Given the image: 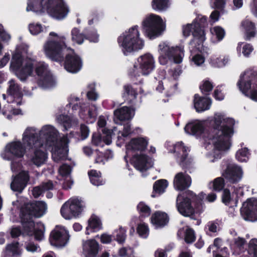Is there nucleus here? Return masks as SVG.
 Returning <instances> with one entry per match:
<instances>
[{
    "label": "nucleus",
    "instance_id": "1",
    "mask_svg": "<svg viewBox=\"0 0 257 257\" xmlns=\"http://www.w3.org/2000/svg\"><path fill=\"white\" fill-rule=\"evenodd\" d=\"M210 132H206L201 122L193 120L188 122L184 127L185 132L196 138H202L209 144H212L218 151H225L231 146V139L234 134V119L226 117L220 113H215L210 120Z\"/></svg>",
    "mask_w": 257,
    "mask_h": 257
},
{
    "label": "nucleus",
    "instance_id": "2",
    "mask_svg": "<svg viewBox=\"0 0 257 257\" xmlns=\"http://www.w3.org/2000/svg\"><path fill=\"white\" fill-rule=\"evenodd\" d=\"M206 194L203 192L196 195L193 191L187 190L179 194L176 199V207L178 212L184 217H189L192 220H196L195 223L199 225L200 219L196 215H200L203 211V200Z\"/></svg>",
    "mask_w": 257,
    "mask_h": 257
},
{
    "label": "nucleus",
    "instance_id": "3",
    "mask_svg": "<svg viewBox=\"0 0 257 257\" xmlns=\"http://www.w3.org/2000/svg\"><path fill=\"white\" fill-rule=\"evenodd\" d=\"M47 206L44 202L36 201L25 204L21 209L20 218L24 230L31 232L34 228L33 217L39 218L45 213Z\"/></svg>",
    "mask_w": 257,
    "mask_h": 257
},
{
    "label": "nucleus",
    "instance_id": "4",
    "mask_svg": "<svg viewBox=\"0 0 257 257\" xmlns=\"http://www.w3.org/2000/svg\"><path fill=\"white\" fill-rule=\"evenodd\" d=\"M138 26H134L117 38V42L125 55L143 48L144 41L139 37Z\"/></svg>",
    "mask_w": 257,
    "mask_h": 257
},
{
    "label": "nucleus",
    "instance_id": "5",
    "mask_svg": "<svg viewBox=\"0 0 257 257\" xmlns=\"http://www.w3.org/2000/svg\"><path fill=\"white\" fill-rule=\"evenodd\" d=\"M23 143L29 149H34L31 156V162L37 166H40L45 163L47 159V153L41 150L43 143L36 133H29L23 135Z\"/></svg>",
    "mask_w": 257,
    "mask_h": 257
},
{
    "label": "nucleus",
    "instance_id": "6",
    "mask_svg": "<svg viewBox=\"0 0 257 257\" xmlns=\"http://www.w3.org/2000/svg\"><path fill=\"white\" fill-rule=\"evenodd\" d=\"M142 27L145 35L150 39L161 36L165 29V24L162 18L153 14L143 21Z\"/></svg>",
    "mask_w": 257,
    "mask_h": 257
},
{
    "label": "nucleus",
    "instance_id": "7",
    "mask_svg": "<svg viewBox=\"0 0 257 257\" xmlns=\"http://www.w3.org/2000/svg\"><path fill=\"white\" fill-rule=\"evenodd\" d=\"M142 27L145 35L150 39L161 36L165 29V24L162 18L153 14L143 21Z\"/></svg>",
    "mask_w": 257,
    "mask_h": 257
},
{
    "label": "nucleus",
    "instance_id": "8",
    "mask_svg": "<svg viewBox=\"0 0 257 257\" xmlns=\"http://www.w3.org/2000/svg\"><path fill=\"white\" fill-rule=\"evenodd\" d=\"M161 55L159 57V61L161 65H166L168 61L179 64L182 61L184 56L183 49L181 47H170L165 42L159 45Z\"/></svg>",
    "mask_w": 257,
    "mask_h": 257
},
{
    "label": "nucleus",
    "instance_id": "9",
    "mask_svg": "<svg viewBox=\"0 0 257 257\" xmlns=\"http://www.w3.org/2000/svg\"><path fill=\"white\" fill-rule=\"evenodd\" d=\"M66 45L64 41L50 39L48 40L44 45L46 55L53 61L62 62L64 60L63 51Z\"/></svg>",
    "mask_w": 257,
    "mask_h": 257
},
{
    "label": "nucleus",
    "instance_id": "10",
    "mask_svg": "<svg viewBox=\"0 0 257 257\" xmlns=\"http://www.w3.org/2000/svg\"><path fill=\"white\" fill-rule=\"evenodd\" d=\"M47 12L52 18L62 20L67 17L69 9L64 0H50Z\"/></svg>",
    "mask_w": 257,
    "mask_h": 257
},
{
    "label": "nucleus",
    "instance_id": "11",
    "mask_svg": "<svg viewBox=\"0 0 257 257\" xmlns=\"http://www.w3.org/2000/svg\"><path fill=\"white\" fill-rule=\"evenodd\" d=\"M82 211L81 201L77 198L68 200L63 204L60 209L61 215L66 219L78 216Z\"/></svg>",
    "mask_w": 257,
    "mask_h": 257
},
{
    "label": "nucleus",
    "instance_id": "12",
    "mask_svg": "<svg viewBox=\"0 0 257 257\" xmlns=\"http://www.w3.org/2000/svg\"><path fill=\"white\" fill-rule=\"evenodd\" d=\"M240 212L241 217L245 221H257V199H247L243 203Z\"/></svg>",
    "mask_w": 257,
    "mask_h": 257
},
{
    "label": "nucleus",
    "instance_id": "13",
    "mask_svg": "<svg viewBox=\"0 0 257 257\" xmlns=\"http://www.w3.org/2000/svg\"><path fill=\"white\" fill-rule=\"evenodd\" d=\"M226 183L236 184L241 181L243 177L242 168L235 164H229L222 174Z\"/></svg>",
    "mask_w": 257,
    "mask_h": 257
},
{
    "label": "nucleus",
    "instance_id": "14",
    "mask_svg": "<svg viewBox=\"0 0 257 257\" xmlns=\"http://www.w3.org/2000/svg\"><path fill=\"white\" fill-rule=\"evenodd\" d=\"M64 60V68L70 73H76L79 71L82 67L81 58L74 52L66 54Z\"/></svg>",
    "mask_w": 257,
    "mask_h": 257
},
{
    "label": "nucleus",
    "instance_id": "15",
    "mask_svg": "<svg viewBox=\"0 0 257 257\" xmlns=\"http://www.w3.org/2000/svg\"><path fill=\"white\" fill-rule=\"evenodd\" d=\"M67 138H63L59 140L56 145L52 147V157L55 162L66 160L68 153Z\"/></svg>",
    "mask_w": 257,
    "mask_h": 257
},
{
    "label": "nucleus",
    "instance_id": "16",
    "mask_svg": "<svg viewBox=\"0 0 257 257\" xmlns=\"http://www.w3.org/2000/svg\"><path fill=\"white\" fill-rule=\"evenodd\" d=\"M237 86L245 96L257 102V81H238Z\"/></svg>",
    "mask_w": 257,
    "mask_h": 257
},
{
    "label": "nucleus",
    "instance_id": "17",
    "mask_svg": "<svg viewBox=\"0 0 257 257\" xmlns=\"http://www.w3.org/2000/svg\"><path fill=\"white\" fill-rule=\"evenodd\" d=\"M5 151L12 158L20 159L25 154L26 148L21 141H13L6 145Z\"/></svg>",
    "mask_w": 257,
    "mask_h": 257
},
{
    "label": "nucleus",
    "instance_id": "18",
    "mask_svg": "<svg viewBox=\"0 0 257 257\" xmlns=\"http://www.w3.org/2000/svg\"><path fill=\"white\" fill-rule=\"evenodd\" d=\"M69 237V234L65 230L55 228L50 233L49 241L54 246H63L67 243Z\"/></svg>",
    "mask_w": 257,
    "mask_h": 257
},
{
    "label": "nucleus",
    "instance_id": "19",
    "mask_svg": "<svg viewBox=\"0 0 257 257\" xmlns=\"http://www.w3.org/2000/svg\"><path fill=\"white\" fill-rule=\"evenodd\" d=\"M16 81H9V87L7 89L8 95L7 102L11 103L16 101L17 105L22 104V99L23 96L21 87Z\"/></svg>",
    "mask_w": 257,
    "mask_h": 257
},
{
    "label": "nucleus",
    "instance_id": "20",
    "mask_svg": "<svg viewBox=\"0 0 257 257\" xmlns=\"http://www.w3.org/2000/svg\"><path fill=\"white\" fill-rule=\"evenodd\" d=\"M30 179L28 172L22 171L16 175L11 183V189L19 193H21L26 187Z\"/></svg>",
    "mask_w": 257,
    "mask_h": 257
},
{
    "label": "nucleus",
    "instance_id": "21",
    "mask_svg": "<svg viewBox=\"0 0 257 257\" xmlns=\"http://www.w3.org/2000/svg\"><path fill=\"white\" fill-rule=\"evenodd\" d=\"M58 131L52 125H46L42 127L39 135L45 138L46 144L53 147L59 141L58 139Z\"/></svg>",
    "mask_w": 257,
    "mask_h": 257
},
{
    "label": "nucleus",
    "instance_id": "22",
    "mask_svg": "<svg viewBox=\"0 0 257 257\" xmlns=\"http://www.w3.org/2000/svg\"><path fill=\"white\" fill-rule=\"evenodd\" d=\"M148 143V140L147 138L142 137L132 138L125 146L126 153L128 154L130 152H144L147 149Z\"/></svg>",
    "mask_w": 257,
    "mask_h": 257
},
{
    "label": "nucleus",
    "instance_id": "23",
    "mask_svg": "<svg viewBox=\"0 0 257 257\" xmlns=\"http://www.w3.org/2000/svg\"><path fill=\"white\" fill-rule=\"evenodd\" d=\"M173 152L176 154L178 157L180 158L179 165L183 170L190 168L191 162L187 160L188 155L187 148L184 146V144L182 142H178L174 145Z\"/></svg>",
    "mask_w": 257,
    "mask_h": 257
},
{
    "label": "nucleus",
    "instance_id": "24",
    "mask_svg": "<svg viewBox=\"0 0 257 257\" xmlns=\"http://www.w3.org/2000/svg\"><path fill=\"white\" fill-rule=\"evenodd\" d=\"M142 75H149L155 67V61L153 57L150 54L141 56L138 59Z\"/></svg>",
    "mask_w": 257,
    "mask_h": 257
},
{
    "label": "nucleus",
    "instance_id": "25",
    "mask_svg": "<svg viewBox=\"0 0 257 257\" xmlns=\"http://www.w3.org/2000/svg\"><path fill=\"white\" fill-rule=\"evenodd\" d=\"M193 38L189 42V49L193 52H201L203 50V43L205 41V34L202 31L198 32L197 30L192 31Z\"/></svg>",
    "mask_w": 257,
    "mask_h": 257
},
{
    "label": "nucleus",
    "instance_id": "26",
    "mask_svg": "<svg viewBox=\"0 0 257 257\" xmlns=\"http://www.w3.org/2000/svg\"><path fill=\"white\" fill-rule=\"evenodd\" d=\"M192 182L191 177L185 173H177L174 177L173 184L175 189L183 191L188 188Z\"/></svg>",
    "mask_w": 257,
    "mask_h": 257
},
{
    "label": "nucleus",
    "instance_id": "27",
    "mask_svg": "<svg viewBox=\"0 0 257 257\" xmlns=\"http://www.w3.org/2000/svg\"><path fill=\"white\" fill-rule=\"evenodd\" d=\"M50 0H28L26 11L43 14L47 10Z\"/></svg>",
    "mask_w": 257,
    "mask_h": 257
},
{
    "label": "nucleus",
    "instance_id": "28",
    "mask_svg": "<svg viewBox=\"0 0 257 257\" xmlns=\"http://www.w3.org/2000/svg\"><path fill=\"white\" fill-rule=\"evenodd\" d=\"M83 253L85 257H98L100 246L95 239L86 240L83 244Z\"/></svg>",
    "mask_w": 257,
    "mask_h": 257
},
{
    "label": "nucleus",
    "instance_id": "29",
    "mask_svg": "<svg viewBox=\"0 0 257 257\" xmlns=\"http://www.w3.org/2000/svg\"><path fill=\"white\" fill-rule=\"evenodd\" d=\"M177 235L179 239H184L187 244L193 243L196 238L194 230L187 225L179 228Z\"/></svg>",
    "mask_w": 257,
    "mask_h": 257
},
{
    "label": "nucleus",
    "instance_id": "30",
    "mask_svg": "<svg viewBox=\"0 0 257 257\" xmlns=\"http://www.w3.org/2000/svg\"><path fill=\"white\" fill-rule=\"evenodd\" d=\"M136 106H122L114 111V115L120 121L130 120L134 115Z\"/></svg>",
    "mask_w": 257,
    "mask_h": 257
},
{
    "label": "nucleus",
    "instance_id": "31",
    "mask_svg": "<svg viewBox=\"0 0 257 257\" xmlns=\"http://www.w3.org/2000/svg\"><path fill=\"white\" fill-rule=\"evenodd\" d=\"M138 91L131 85L126 84L123 86L122 97H125L127 103L132 107L137 106Z\"/></svg>",
    "mask_w": 257,
    "mask_h": 257
},
{
    "label": "nucleus",
    "instance_id": "32",
    "mask_svg": "<svg viewBox=\"0 0 257 257\" xmlns=\"http://www.w3.org/2000/svg\"><path fill=\"white\" fill-rule=\"evenodd\" d=\"M211 101L209 98L195 94L194 96V106L196 111L201 112L210 108Z\"/></svg>",
    "mask_w": 257,
    "mask_h": 257
},
{
    "label": "nucleus",
    "instance_id": "33",
    "mask_svg": "<svg viewBox=\"0 0 257 257\" xmlns=\"http://www.w3.org/2000/svg\"><path fill=\"white\" fill-rule=\"evenodd\" d=\"M134 167L142 172L146 171L148 169L149 157L145 154H135L133 155L131 159Z\"/></svg>",
    "mask_w": 257,
    "mask_h": 257
},
{
    "label": "nucleus",
    "instance_id": "34",
    "mask_svg": "<svg viewBox=\"0 0 257 257\" xmlns=\"http://www.w3.org/2000/svg\"><path fill=\"white\" fill-rule=\"evenodd\" d=\"M35 72L39 77V80H54L53 75L49 69L48 65L45 63H39L35 67Z\"/></svg>",
    "mask_w": 257,
    "mask_h": 257
},
{
    "label": "nucleus",
    "instance_id": "35",
    "mask_svg": "<svg viewBox=\"0 0 257 257\" xmlns=\"http://www.w3.org/2000/svg\"><path fill=\"white\" fill-rule=\"evenodd\" d=\"M169 220L167 213L161 211L155 212L151 217V222L157 228H162L166 225Z\"/></svg>",
    "mask_w": 257,
    "mask_h": 257
},
{
    "label": "nucleus",
    "instance_id": "36",
    "mask_svg": "<svg viewBox=\"0 0 257 257\" xmlns=\"http://www.w3.org/2000/svg\"><path fill=\"white\" fill-rule=\"evenodd\" d=\"M102 229V224L100 218L95 215H92L88 220L85 233L89 234L91 232H97Z\"/></svg>",
    "mask_w": 257,
    "mask_h": 257
},
{
    "label": "nucleus",
    "instance_id": "37",
    "mask_svg": "<svg viewBox=\"0 0 257 257\" xmlns=\"http://www.w3.org/2000/svg\"><path fill=\"white\" fill-rule=\"evenodd\" d=\"M244 29V39L250 41L256 35V28L254 23L248 20H245L241 23Z\"/></svg>",
    "mask_w": 257,
    "mask_h": 257
},
{
    "label": "nucleus",
    "instance_id": "38",
    "mask_svg": "<svg viewBox=\"0 0 257 257\" xmlns=\"http://www.w3.org/2000/svg\"><path fill=\"white\" fill-rule=\"evenodd\" d=\"M34 67L32 62H26L23 67H21L19 70L16 71L17 75L21 80H26L28 76H32Z\"/></svg>",
    "mask_w": 257,
    "mask_h": 257
},
{
    "label": "nucleus",
    "instance_id": "39",
    "mask_svg": "<svg viewBox=\"0 0 257 257\" xmlns=\"http://www.w3.org/2000/svg\"><path fill=\"white\" fill-rule=\"evenodd\" d=\"M23 62V58L22 54L17 52L12 55L10 69L14 71H17L22 67Z\"/></svg>",
    "mask_w": 257,
    "mask_h": 257
},
{
    "label": "nucleus",
    "instance_id": "40",
    "mask_svg": "<svg viewBox=\"0 0 257 257\" xmlns=\"http://www.w3.org/2000/svg\"><path fill=\"white\" fill-rule=\"evenodd\" d=\"M200 16H200H198L193 22V31L197 30L198 32L202 31L205 34L204 29L208 25L207 17L202 15Z\"/></svg>",
    "mask_w": 257,
    "mask_h": 257
},
{
    "label": "nucleus",
    "instance_id": "41",
    "mask_svg": "<svg viewBox=\"0 0 257 257\" xmlns=\"http://www.w3.org/2000/svg\"><path fill=\"white\" fill-rule=\"evenodd\" d=\"M168 186V182L165 179H160L156 181L153 185V192L159 194L163 193ZM152 197H155V195H152Z\"/></svg>",
    "mask_w": 257,
    "mask_h": 257
},
{
    "label": "nucleus",
    "instance_id": "42",
    "mask_svg": "<svg viewBox=\"0 0 257 257\" xmlns=\"http://www.w3.org/2000/svg\"><path fill=\"white\" fill-rule=\"evenodd\" d=\"M225 180L223 177H217L209 183V188L213 191L220 192L225 189Z\"/></svg>",
    "mask_w": 257,
    "mask_h": 257
},
{
    "label": "nucleus",
    "instance_id": "43",
    "mask_svg": "<svg viewBox=\"0 0 257 257\" xmlns=\"http://www.w3.org/2000/svg\"><path fill=\"white\" fill-rule=\"evenodd\" d=\"M238 80H257V70L248 68L242 72Z\"/></svg>",
    "mask_w": 257,
    "mask_h": 257
},
{
    "label": "nucleus",
    "instance_id": "44",
    "mask_svg": "<svg viewBox=\"0 0 257 257\" xmlns=\"http://www.w3.org/2000/svg\"><path fill=\"white\" fill-rule=\"evenodd\" d=\"M229 58L227 56L217 57L213 56L209 59L210 64L214 67H222L224 66L228 62Z\"/></svg>",
    "mask_w": 257,
    "mask_h": 257
},
{
    "label": "nucleus",
    "instance_id": "45",
    "mask_svg": "<svg viewBox=\"0 0 257 257\" xmlns=\"http://www.w3.org/2000/svg\"><path fill=\"white\" fill-rule=\"evenodd\" d=\"M219 224L215 221H209L205 227V231L209 236H214L219 231Z\"/></svg>",
    "mask_w": 257,
    "mask_h": 257
},
{
    "label": "nucleus",
    "instance_id": "46",
    "mask_svg": "<svg viewBox=\"0 0 257 257\" xmlns=\"http://www.w3.org/2000/svg\"><path fill=\"white\" fill-rule=\"evenodd\" d=\"M71 39L73 42L79 45H81L83 43L85 39V34L81 33L78 28H73L71 30Z\"/></svg>",
    "mask_w": 257,
    "mask_h": 257
},
{
    "label": "nucleus",
    "instance_id": "47",
    "mask_svg": "<svg viewBox=\"0 0 257 257\" xmlns=\"http://www.w3.org/2000/svg\"><path fill=\"white\" fill-rule=\"evenodd\" d=\"M88 175L90 182L94 185L99 186L103 184V180L100 176L98 175L96 170H91L88 171Z\"/></svg>",
    "mask_w": 257,
    "mask_h": 257
},
{
    "label": "nucleus",
    "instance_id": "48",
    "mask_svg": "<svg viewBox=\"0 0 257 257\" xmlns=\"http://www.w3.org/2000/svg\"><path fill=\"white\" fill-rule=\"evenodd\" d=\"M169 0H153L152 7L156 11H163L169 7Z\"/></svg>",
    "mask_w": 257,
    "mask_h": 257
},
{
    "label": "nucleus",
    "instance_id": "49",
    "mask_svg": "<svg viewBox=\"0 0 257 257\" xmlns=\"http://www.w3.org/2000/svg\"><path fill=\"white\" fill-rule=\"evenodd\" d=\"M116 234L114 235V239L119 244H122L126 239V229L120 227L118 230H116Z\"/></svg>",
    "mask_w": 257,
    "mask_h": 257
},
{
    "label": "nucleus",
    "instance_id": "50",
    "mask_svg": "<svg viewBox=\"0 0 257 257\" xmlns=\"http://www.w3.org/2000/svg\"><path fill=\"white\" fill-rule=\"evenodd\" d=\"M211 33L216 36L217 41L220 42L223 40L225 35V31L220 26H215L211 30Z\"/></svg>",
    "mask_w": 257,
    "mask_h": 257
},
{
    "label": "nucleus",
    "instance_id": "51",
    "mask_svg": "<svg viewBox=\"0 0 257 257\" xmlns=\"http://www.w3.org/2000/svg\"><path fill=\"white\" fill-rule=\"evenodd\" d=\"M247 253L251 257H257V239H251L248 243Z\"/></svg>",
    "mask_w": 257,
    "mask_h": 257
},
{
    "label": "nucleus",
    "instance_id": "52",
    "mask_svg": "<svg viewBox=\"0 0 257 257\" xmlns=\"http://www.w3.org/2000/svg\"><path fill=\"white\" fill-rule=\"evenodd\" d=\"M137 232L140 237L147 238L149 233L148 225L145 223L139 224L137 227Z\"/></svg>",
    "mask_w": 257,
    "mask_h": 257
},
{
    "label": "nucleus",
    "instance_id": "53",
    "mask_svg": "<svg viewBox=\"0 0 257 257\" xmlns=\"http://www.w3.org/2000/svg\"><path fill=\"white\" fill-rule=\"evenodd\" d=\"M85 39L88 40L90 42L97 43L99 41V35L96 30H90L85 34Z\"/></svg>",
    "mask_w": 257,
    "mask_h": 257
},
{
    "label": "nucleus",
    "instance_id": "54",
    "mask_svg": "<svg viewBox=\"0 0 257 257\" xmlns=\"http://www.w3.org/2000/svg\"><path fill=\"white\" fill-rule=\"evenodd\" d=\"M213 85L210 81H203V83L199 86L202 93L208 95L212 90Z\"/></svg>",
    "mask_w": 257,
    "mask_h": 257
},
{
    "label": "nucleus",
    "instance_id": "55",
    "mask_svg": "<svg viewBox=\"0 0 257 257\" xmlns=\"http://www.w3.org/2000/svg\"><path fill=\"white\" fill-rule=\"evenodd\" d=\"M137 209L142 216H149L151 214L150 208L143 202H141L138 204Z\"/></svg>",
    "mask_w": 257,
    "mask_h": 257
},
{
    "label": "nucleus",
    "instance_id": "56",
    "mask_svg": "<svg viewBox=\"0 0 257 257\" xmlns=\"http://www.w3.org/2000/svg\"><path fill=\"white\" fill-rule=\"evenodd\" d=\"M139 68L136 64H134L133 67L128 69L127 74L130 79H138L142 75L141 71H139Z\"/></svg>",
    "mask_w": 257,
    "mask_h": 257
},
{
    "label": "nucleus",
    "instance_id": "57",
    "mask_svg": "<svg viewBox=\"0 0 257 257\" xmlns=\"http://www.w3.org/2000/svg\"><path fill=\"white\" fill-rule=\"evenodd\" d=\"M232 200L231 193L228 188H225L222 190L221 194V201L225 205H229Z\"/></svg>",
    "mask_w": 257,
    "mask_h": 257
},
{
    "label": "nucleus",
    "instance_id": "58",
    "mask_svg": "<svg viewBox=\"0 0 257 257\" xmlns=\"http://www.w3.org/2000/svg\"><path fill=\"white\" fill-rule=\"evenodd\" d=\"M245 243L246 240L243 238L238 237L235 239L234 245L236 248V249H238V251L237 252V253L239 254L244 251V246L245 244Z\"/></svg>",
    "mask_w": 257,
    "mask_h": 257
},
{
    "label": "nucleus",
    "instance_id": "59",
    "mask_svg": "<svg viewBox=\"0 0 257 257\" xmlns=\"http://www.w3.org/2000/svg\"><path fill=\"white\" fill-rule=\"evenodd\" d=\"M30 32L33 35H37L43 31V28L41 24H31L29 25Z\"/></svg>",
    "mask_w": 257,
    "mask_h": 257
},
{
    "label": "nucleus",
    "instance_id": "60",
    "mask_svg": "<svg viewBox=\"0 0 257 257\" xmlns=\"http://www.w3.org/2000/svg\"><path fill=\"white\" fill-rule=\"evenodd\" d=\"M248 149L246 148L241 149L236 153V158L238 161L242 162L245 161L248 154Z\"/></svg>",
    "mask_w": 257,
    "mask_h": 257
},
{
    "label": "nucleus",
    "instance_id": "61",
    "mask_svg": "<svg viewBox=\"0 0 257 257\" xmlns=\"http://www.w3.org/2000/svg\"><path fill=\"white\" fill-rule=\"evenodd\" d=\"M223 86V85H218L214 90L213 96L215 99L220 101L224 99V94L223 92H222V90L221 89V87Z\"/></svg>",
    "mask_w": 257,
    "mask_h": 257
},
{
    "label": "nucleus",
    "instance_id": "62",
    "mask_svg": "<svg viewBox=\"0 0 257 257\" xmlns=\"http://www.w3.org/2000/svg\"><path fill=\"white\" fill-rule=\"evenodd\" d=\"M71 170L70 166L67 164H64L59 167V172L62 176L65 177L70 174Z\"/></svg>",
    "mask_w": 257,
    "mask_h": 257
},
{
    "label": "nucleus",
    "instance_id": "63",
    "mask_svg": "<svg viewBox=\"0 0 257 257\" xmlns=\"http://www.w3.org/2000/svg\"><path fill=\"white\" fill-rule=\"evenodd\" d=\"M19 242H15L7 245L6 249L7 251L12 253L13 254L18 253L19 249Z\"/></svg>",
    "mask_w": 257,
    "mask_h": 257
},
{
    "label": "nucleus",
    "instance_id": "64",
    "mask_svg": "<svg viewBox=\"0 0 257 257\" xmlns=\"http://www.w3.org/2000/svg\"><path fill=\"white\" fill-rule=\"evenodd\" d=\"M60 117L64 128V131H67L72 126L71 119L70 117L67 115H62Z\"/></svg>",
    "mask_w": 257,
    "mask_h": 257
}]
</instances>
